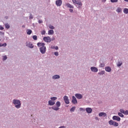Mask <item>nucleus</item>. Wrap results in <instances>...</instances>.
<instances>
[{"label":"nucleus","instance_id":"obj_1","mask_svg":"<svg viewBox=\"0 0 128 128\" xmlns=\"http://www.w3.org/2000/svg\"><path fill=\"white\" fill-rule=\"evenodd\" d=\"M12 104L17 109L20 108H22V102L18 99H14L12 100Z\"/></svg>","mask_w":128,"mask_h":128},{"label":"nucleus","instance_id":"obj_2","mask_svg":"<svg viewBox=\"0 0 128 128\" xmlns=\"http://www.w3.org/2000/svg\"><path fill=\"white\" fill-rule=\"evenodd\" d=\"M56 106H52V110H60V101H58L56 104Z\"/></svg>","mask_w":128,"mask_h":128},{"label":"nucleus","instance_id":"obj_3","mask_svg":"<svg viewBox=\"0 0 128 128\" xmlns=\"http://www.w3.org/2000/svg\"><path fill=\"white\" fill-rule=\"evenodd\" d=\"M108 124L110 126H118V123L112 120H110V121H108Z\"/></svg>","mask_w":128,"mask_h":128},{"label":"nucleus","instance_id":"obj_4","mask_svg":"<svg viewBox=\"0 0 128 128\" xmlns=\"http://www.w3.org/2000/svg\"><path fill=\"white\" fill-rule=\"evenodd\" d=\"M40 50L42 54H46V46L40 47Z\"/></svg>","mask_w":128,"mask_h":128},{"label":"nucleus","instance_id":"obj_5","mask_svg":"<svg viewBox=\"0 0 128 128\" xmlns=\"http://www.w3.org/2000/svg\"><path fill=\"white\" fill-rule=\"evenodd\" d=\"M64 100L66 104H70V99H68V97L66 96H64Z\"/></svg>","mask_w":128,"mask_h":128},{"label":"nucleus","instance_id":"obj_6","mask_svg":"<svg viewBox=\"0 0 128 128\" xmlns=\"http://www.w3.org/2000/svg\"><path fill=\"white\" fill-rule=\"evenodd\" d=\"M26 46L30 48H34V44L30 42H26Z\"/></svg>","mask_w":128,"mask_h":128},{"label":"nucleus","instance_id":"obj_7","mask_svg":"<svg viewBox=\"0 0 128 128\" xmlns=\"http://www.w3.org/2000/svg\"><path fill=\"white\" fill-rule=\"evenodd\" d=\"M43 40L46 42H52V40L50 39V36H45L43 38Z\"/></svg>","mask_w":128,"mask_h":128},{"label":"nucleus","instance_id":"obj_8","mask_svg":"<svg viewBox=\"0 0 128 128\" xmlns=\"http://www.w3.org/2000/svg\"><path fill=\"white\" fill-rule=\"evenodd\" d=\"M100 64L99 66L100 68H104V66H106L104 60H100Z\"/></svg>","mask_w":128,"mask_h":128},{"label":"nucleus","instance_id":"obj_9","mask_svg":"<svg viewBox=\"0 0 128 128\" xmlns=\"http://www.w3.org/2000/svg\"><path fill=\"white\" fill-rule=\"evenodd\" d=\"M76 4H78V6H76V8H82V2H80V0H78L77 3H76Z\"/></svg>","mask_w":128,"mask_h":128},{"label":"nucleus","instance_id":"obj_10","mask_svg":"<svg viewBox=\"0 0 128 128\" xmlns=\"http://www.w3.org/2000/svg\"><path fill=\"white\" fill-rule=\"evenodd\" d=\"M113 120H117V122H120V118L117 116H114L112 118Z\"/></svg>","mask_w":128,"mask_h":128},{"label":"nucleus","instance_id":"obj_11","mask_svg":"<svg viewBox=\"0 0 128 128\" xmlns=\"http://www.w3.org/2000/svg\"><path fill=\"white\" fill-rule=\"evenodd\" d=\"M116 66L118 68H120V66H122V59L118 60V62H116Z\"/></svg>","mask_w":128,"mask_h":128},{"label":"nucleus","instance_id":"obj_12","mask_svg":"<svg viewBox=\"0 0 128 128\" xmlns=\"http://www.w3.org/2000/svg\"><path fill=\"white\" fill-rule=\"evenodd\" d=\"M90 70L93 72H98V69L96 67H90Z\"/></svg>","mask_w":128,"mask_h":128},{"label":"nucleus","instance_id":"obj_13","mask_svg":"<svg viewBox=\"0 0 128 128\" xmlns=\"http://www.w3.org/2000/svg\"><path fill=\"white\" fill-rule=\"evenodd\" d=\"M72 102L74 104H78V100H76V98L74 96H72Z\"/></svg>","mask_w":128,"mask_h":128},{"label":"nucleus","instance_id":"obj_14","mask_svg":"<svg viewBox=\"0 0 128 128\" xmlns=\"http://www.w3.org/2000/svg\"><path fill=\"white\" fill-rule=\"evenodd\" d=\"M62 4V0H57L56 2V4L58 6H60Z\"/></svg>","mask_w":128,"mask_h":128},{"label":"nucleus","instance_id":"obj_15","mask_svg":"<svg viewBox=\"0 0 128 128\" xmlns=\"http://www.w3.org/2000/svg\"><path fill=\"white\" fill-rule=\"evenodd\" d=\"M75 96L76 98H78V100H82V94H76Z\"/></svg>","mask_w":128,"mask_h":128},{"label":"nucleus","instance_id":"obj_16","mask_svg":"<svg viewBox=\"0 0 128 128\" xmlns=\"http://www.w3.org/2000/svg\"><path fill=\"white\" fill-rule=\"evenodd\" d=\"M59 78H60V75L56 74L52 76V80H58Z\"/></svg>","mask_w":128,"mask_h":128},{"label":"nucleus","instance_id":"obj_17","mask_svg":"<svg viewBox=\"0 0 128 128\" xmlns=\"http://www.w3.org/2000/svg\"><path fill=\"white\" fill-rule=\"evenodd\" d=\"M99 116H104V118H106L108 114L104 112H101L98 114Z\"/></svg>","mask_w":128,"mask_h":128},{"label":"nucleus","instance_id":"obj_18","mask_svg":"<svg viewBox=\"0 0 128 128\" xmlns=\"http://www.w3.org/2000/svg\"><path fill=\"white\" fill-rule=\"evenodd\" d=\"M105 70L107 72H112V68L110 66L105 67Z\"/></svg>","mask_w":128,"mask_h":128},{"label":"nucleus","instance_id":"obj_19","mask_svg":"<svg viewBox=\"0 0 128 128\" xmlns=\"http://www.w3.org/2000/svg\"><path fill=\"white\" fill-rule=\"evenodd\" d=\"M86 110L88 114H92V109L90 108H86Z\"/></svg>","mask_w":128,"mask_h":128},{"label":"nucleus","instance_id":"obj_20","mask_svg":"<svg viewBox=\"0 0 128 128\" xmlns=\"http://www.w3.org/2000/svg\"><path fill=\"white\" fill-rule=\"evenodd\" d=\"M37 46L38 48H42L46 46V44L44 43H42V42H38L37 44Z\"/></svg>","mask_w":128,"mask_h":128},{"label":"nucleus","instance_id":"obj_21","mask_svg":"<svg viewBox=\"0 0 128 128\" xmlns=\"http://www.w3.org/2000/svg\"><path fill=\"white\" fill-rule=\"evenodd\" d=\"M56 104V102L52 100H50L48 102V106H54V104Z\"/></svg>","mask_w":128,"mask_h":128},{"label":"nucleus","instance_id":"obj_22","mask_svg":"<svg viewBox=\"0 0 128 128\" xmlns=\"http://www.w3.org/2000/svg\"><path fill=\"white\" fill-rule=\"evenodd\" d=\"M66 6L67 8H74V6L70 4V3H66Z\"/></svg>","mask_w":128,"mask_h":128},{"label":"nucleus","instance_id":"obj_23","mask_svg":"<svg viewBox=\"0 0 128 128\" xmlns=\"http://www.w3.org/2000/svg\"><path fill=\"white\" fill-rule=\"evenodd\" d=\"M104 74H106V71L102 70L100 72H99L98 73V74H99V76H104Z\"/></svg>","mask_w":128,"mask_h":128},{"label":"nucleus","instance_id":"obj_24","mask_svg":"<svg viewBox=\"0 0 128 128\" xmlns=\"http://www.w3.org/2000/svg\"><path fill=\"white\" fill-rule=\"evenodd\" d=\"M54 34V32L52 30H50L48 31V34Z\"/></svg>","mask_w":128,"mask_h":128},{"label":"nucleus","instance_id":"obj_25","mask_svg":"<svg viewBox=\"0 0 128 128\" xmlns=\"http://www.w3.org/2000/svg\"><path fill=\"white\" fill-rule=\"evenodd\" d=\"M123 12H124V14H128V8H124Z\"/></svg>","mask_w":128,"mask_h":128},{"label":"nucleus","instance_id":"obj_26","mask_svg":"<svg viewBox=\"0 0 128 128\" xmlns=\"http://www.w3.org/2000/svg\"><path fill=\"white\" fill-rule=\"evenodd\" d=\"M8 60V56H6V55L2 56L3 62H4V60Z\"/></svg>","mask_w":128,"mask_h":128},{"label":"nucleus","instance_id":"obj_27","mask_svg":"<svg viewBox=\"0 0 128 128\" xmlns=\"http://www.w3.org/2000/svg\"><path fill=\"white\" fill-rule=\"evenodd\" d=\"M118 116H119L120 118H124V116L122 113L120 112H118Z\"/></svg>","mask_w":128,"mask_h":128},{"label":"nucleus","instance_id":"obj_28","mask_svg":"<svg viewBox=\"0 0 128 128\" xmlns=\"http://www.w3.org/2000/svg\"><path fill=\"white\" fill-rule=\"evenodd\" d=\"M28 32H27V34H32V30H27Z\"/></svg>","mask_w":128,"mask_h":128},{"label":"nucleus","instance_id":"obj_29","mask_svg":"<svg viewBox=\"0 0 128 128\" xmlns=\"http://www.w3.org/2000/svg\"><path fill=\"white\" fill-rule=\"evenodd\" d=\"M32 38L34 40H38V36L34 35L32 36Z\"/></svg>","mask_w":128,"mask_h":128},{"label":"nucleus","instance_id":"obj_30","mask_svg":"<svg viewBox=\"0 0 128 128\" xmlns=\"http://www.w3.org/2000/svg\"><path fill=\"white\" fill-rule=\"evenodd\" d=\"M4 26H5L6 28L8 29V28H10V24H8V23L5 24Z\"/></svg>","mask_w":128,"mask_h":128},{"label":"nucleus","instance_id":"obj_31","mask_svg":"<svg viewBox=\"0 0 128 128\" xmlns=\"http://www.w3.org/2000/svg\"><path fill=\"white\" fill-rule=\"evenodd\" d=\"M48 28H50V30H54V26H52V24H50L48 26Z\"/></svg>","mask_w":128,"mask_h":128},{"label":"nucleus","instance_id":"obj_32","mask_svg":"<svg viewBox=\"0 0 128 128\" xmlns=\"http://www.w3.org/2000/svg\"><path fill=\"white\" fill-rule=\"evenodd\" d=\"M50 100L52 101L56 100H58V98L56 97H51Z\"/></svg>","mask_w":128,"mask_h":128},{"label":"nucleus","instance_id":"obj_33","mask_svg":"<svg viewBox=\"0 0 128 128\" xmlns=\"http://www.w3.org/2000/svg\"><path fill=\"white\" fill-rule=\"evenodd\" d=\"M116 12H122V8H118L116 10Z\"/></svg>","mask_w":128,"mask_h":128},{"label":"nucleus","instance_id":"obj_34","mask_svg":"<svg viewBox=\"0 0 128 128\" xmlns=\"http://www.w3.org/2000/svg\"><path fill=\"white\" fill-rule=\"evenodd\" d=\"M76 106H73L71 108V109L70 110V112H74V110H76Z\"/></svg>","mask_w":128,"mask_h":128},{"label":"nucleus","instance_id":"obj_35","mask_svg":"<svg viewBox=\"0 0 128 128\" xmlns=\"http://www.w3.org/2000/svg\"><path fill=\"white\" fill-rule=\"evenodd\" d=\"M120 112L122 114H124V109H122V108L120 109Z\"/></svg>","mask_w":128,"mask_h":128},{"label":"nucleus","instance_id":"obj_36","mask_svg":"<svg viewBox=\"0 0 128 128\" xmlns=\"http://www.w3.org/2000/svg\"><path fill=\"white\" fill-rule=\"evenodd\" d=\"M124 114L125 116H128V110H126V111H124Z\"/></svg>","mask_w":128,"mask_h":128},{"label":"nucleus","instance_id":"obj_37","mask_svg":"<svg viewBox=\"0 0 128 128\" xmlns=\"http://www.w3.org/2000/svg\"><path fill=\"white\" fill-rule=\"evenodd\" d=\"M72 2L73 4H76V3L78 2V0H72Z\"/></svg>","mask_w":128,"mask_h":128},{"label":"nucleus","instance_id":"obj_38","mask_svg":"<svg viewBox=\"0 0 128 128\" xmlns=\"http://www.w3.org/2000/svg\"><path fill=\"white\" fill-rule=\"evenodd\" d=\"M110 2L112 3L114 2H118V0H110Z\"/></svg>","mask_w":128,"mask_h":128},{"label":"nucleus","instance_id":"obj_39","mask_svg":"<svg viewBox=\"0 0 128 128\" xmlns=\"http://www.w3.org/2000/svg\"><path fill=\"white\" fill-rule=\"evenodd\" d=\"M29 18L30 20H32V18H34V16H32V14H30Z\"/></svg>","mask_w":128,"mask_h":128},{"label":"nucleus","instance_id":"obj_40","mask_svg":"<svg viewBox=\"0 0 128 128\" xmlns=\"http://www.w3.org/2000/svg\"><path fill=\"white\" fill-rule=\"evenodd\" d=\"M54 56H58V52H54Z\"/></svg>","mask_w":128,"mask_h":128},{"label":"nucleus","instance_id":"obj_41","mask_svg":"<svg viewBox=\"0 0 128 128\" xmlns=\"http://www.w3.org/2000/svg\"><path fill=\"white\" fill-rule=\"evenodd\" d=\"M4 27H2V25H0V30H4Z\"/></svg>","mask_w":128,"mask_h":128},{"label":"nucleus","instance_id":"obj_42","mask_svg":"<svg viewBox=\"0 0 128 128\" xmlns=\"http://www.w3.org/2000/svg\"><path fill=\"white\" fill-rule=\"evenodd\" d=\"M41 34H46V30H42Z\"/></svg>","mask_w":128,"mask_h":128},{"label":"nucleus","instance_id":"obj_43","mask_svg":"<svg viewBox=\"0 0 128 128\" xmlns=\"http://www.w3.org/2000/svg\"><path fill=\"white\" fill-rule=\"evenodd\" d=\"M6 46H7L6 43H4V44H2V46L6 47Z\"/></svg>","mask_w":128,"mask_h":128},{"label":"nucleus","instance_id":"obj_44","mask_svg":"<svg viewBox=\"0 0 128 128\" xmlns=\"http://www.w3.org/2000/svg\"><path fill=\"white\" fill-rule=\"evenodd\" d=\"M80 110H82V112H84V110H86L84 108H80Z\"/></svg>","mask_w":128,"mask_h":128},{"label":"nucleus","instance_id":"obj_45","mask_svg":"<svg viewBox=\"0 0 128 128\" xmlns=\"http://www.w3.org/2000/svg\"><path fill=\"white\" fill-rule=\"evenodd\" d=\"M38 24H42V20H38Z\"/></svg>","mask_w":128,"mask_h":128},{"label":"nucleus","instance_id":"obj_46","mask_svg":"<svg viewBox=\"0 0 128 128\" xmlns=\"http://www.w3.org/2000/svg\"><path fill=\"white\" fill-rule=\"evenodd\" d=\"M70 12H74V10L72 9V8H70L69 10Z\"/></svg>","mask_w":128,"mask_h":128},{"label":"nucleus","instance_id":"obj_47","mask_svg":"<svg viewBox=\"0 0 128 128\" xmlns=\"http://www.w3.org/2000/svg\"><path fill=\"white\" fill-rule=\"evenodd\" d=\"M55 50H58V46H55Z\"/></svg>","mask_w":128,"mask_h":128},{"label":"nucleus","instance_id":"obj_48","mask_svg":"<svg viewBox=\"0 0 128 128\" xmlns=\"http://www.w3.org/2000/svg\"><path fill=\"white\" fill-rule=\"evenodd\" d=\"M54 40H56V38H54V37H52V38L51 39V41H54Z\"/></svg>","mask_w":128,"mask_h":128},{"label":"nucleus","instance_id":"obj_49","mask_svg":"<svg viewBox=\"0 0 128 128\" xmlns=\"http://www.w3.org/2000/svg\"><path fill=\"white\" fill-rule=\"evenodd\" d=\"M0 34H3V36L4 34V32H0Z\"/></svg>","mask_w":128,"mask_h":128},{"label":"nucleus","instance_id":"obj_50","mask_svg":"<svg viewBox=\"0 0 128 128\" xmlns=\"http://www.w3.org/2000/svg\"><path fill=\"white\" fill-rule=\"evenodd\" d=\"M95 120H99L100 119H98V118L96 117Z\"/></svg>","mask_w":128,"mask_h":128},{"label":"nucleus","instance_id":"obj_51","mask_svg":"<svg viewBox=\"0 0 128 128\" xmlns=\"http://www.w3.org/2000/svg\"><path fill=\"white\" fill-rule=\"evenodd\" d=\"M55 48V46H52L50 47V48Z\"/></svg>","mask_w":128,"mask_h":128},{"label":"nucleus","instance_id":"obj_52","mask_svg":"<svg viewBox=\"0 0 128 128\" xmlns=\"http://www.w3.org/2000/svg\"><path fill=\"white\" fill-rule=\"evenodd\" d=\"M2 46V43H0V48Z\"/></svg>","mask_w":128,"mask_h":128},{"label":"nucleus","instance_id":"obj_53","mask_svg":"<svg viewBox=\"0 0 128 128\" xmlns=\"http://www.w3.org/2000/svg\"><path fill=\"white\" fill-rule=\"evenodd\" d=\"M5 18H6V20H8V16H5Z\"/></svg>","mask_w":128,"mask_h":128},{"label":"nucleus","instance_id":"obj_54","mask_svg":"<svg viewBox=\"0 0 128 128\" xmlns=\"http://www.w3.org/2000/svg\"><path fill=\"white\" fill-rule=\"evenodd\" d=\"M124 2H128V0H124Z\"/></svg>","mask_w":128,"mask_h":128},{"label":"nucleus","instance_id":"obj_55","mask_svg":"<svg viewBox=\"0 0 128 128\" xmlns=\"http://www.w3.org/2000/svg\"><path fill=\"white\" fill-rule=\"evenodd\" d=\"M22 28H24V26H22Z\"/></svg>","mask_w":128,"mask_h":128},{"label":"nucleus","instance_id":"obj_56","mask_svg":"<svg viewBox=\"0 0 128 128\" xmlns=\"http://www.w3.org/2000/svg\"><path fill=\"white\" fill-rule=\"evenodd\" d=\"M1 40L0 39V42Z\"/></svg>","mask_w":128,"mask_h":128}]
</instances>
